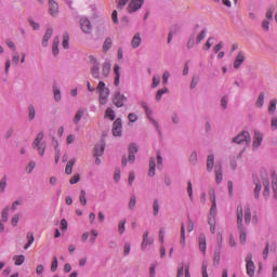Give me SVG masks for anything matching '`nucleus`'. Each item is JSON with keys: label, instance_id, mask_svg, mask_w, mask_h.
<instances>
[{"label": "nucleus", "instance_id": "nucleus-1", "mask_svg": "<svg viewBox=\"0 0 277 277\" xmlns=\"http://www.w3.org/2000/svg\"><path fill=\"white\" fill-rule=\"evenodd\" d=\"M96 92L98 93L100 105H107V103L109 102V94H111L109 88H107V85L103 81H100L96 87Z\"/></svg>", "mask_w": 277, "mask_h": 277}, {"label": "nucleus", "instance_id": "nucleus-2", "mask_svg": "<svg viewBox=\"0 0 277 277\" xmlns=\"http://www.w3.org/2000/svg\"><path fill=\"white\" fill-rule=\"evenodd\" d=\"M237 222L240 229V243H246V229L241 228L243 222V207L241 205L237 207Z\"/></svg>", "mask_w": 277, "mask_h": 277}, {"label": "nucleus", "instance_id": "nucleus-3", "mask_svg": "<svg viewBox=\"0 0 277 277\" xmlns=\"http://www.w3.org/2000/svg\"><path fill=\"white\" fill-rule=\"evenodd\" d=\"M245 263H246L247 275L250 277H254V274L256 272V266L252 261V253H248L246 255Z\"/></svg>", "mask_w": 277, "mask_h": 277}, {"label": "nucleus", "instance_id": "nucleus-4", "mask_svg": "<svg viewBox=\"0 0 277 277\" xmlns=\"http://www.w3.org/2000/svg\"><path fill=\"white\" fill-rule=\"evenodd\" d=\"M90 64H92L91 75L94 79H98L101 75V68L98 67V61L94 56H89Z\"/></svg>", "mask_w": 277, "mask_h": 277}, {"label": "nucleus", "instance_id": "nucleus-5", "mask_svg": "<svg viewBox=\"0 0 277 277\" xmlns=\"http://www.w3.org/2000/svg\"><path fill=\"white\" fill-rule=\"evenodd\" d=\"M233 142H235L236 144H248L250 142V133L243 131L236 137H234Z\"/></svg>", "mask_w": 277, "mask_h": 277}, {"label": "nucleus", "instance_id": "nucleus-6", "mask_svg": "<svg viewBox=\"0 0 277 277\" xmlns=\"http://www.w3.org/2000/svg\"><path fill=\"white\" fill-rule=\"evenodd\" d=\"M113 103L117 107H123L124 103H127V96H124L120 92H116L115 95H114V98H113Z\"/></svg>", "mask_w": 277, "mask_h": 277}, {"label": "nucleus", "instance_id": "nucleus-7", "mask_svg": "<svg viewBox=\"0 0 277 277\" xmlns=\"http://www.w3.org/2000/svg\"><path fill=\"white\" fill-rule=\"evenodd\" d=\"M144 5V0H131L128 5V12L131 14L133 12H137Z\"/></svg>", "mask_w": 277, "mask_h": 277}, {"label": "nucleus", "instance_id": "nucleus-8", "mask_svg": "<svg viewBox=\"0 0 277 277\" xmlns=\"http://www.w3.org/2000/svg\"><path fill=\"white\" fill-rule=\"evenodd\" d=\"M113 135L115 137H120L122 135V120L116 119L113 124Z\"/></svg>", "mask_w": 277, "mask_h": 277}, {"label": "nucleus", "instance_id": "nucleus-9", "mask_svg": "<svg viewBox=\"0 0 277 277\" xmlns=\"http://www.w3.org/2000/svg\"><path fill=\"white\" fill-rule=\"evenodd\" d=\"M246 62V52L239 51L235 61H234V68L237 70L241 68V64Z\"/></svg>", "mask_w": 277, "mask_h": 277}, {"label": "nucleus", "instance_id": "nucleus-10", "mask_svg": "<svg viewBox=\"0 0 277 277\" xmlns=\"http://www.w3.org/2000/svg\"><path fill=\"white\" fill-rule=\"evenodd\" d=\"M80 26L83 34H92V23L90 22V19L82 17L80 19Z\"/></svg>", "mask_w": 277, "mask_h": 277}, {"label": "nucleus", "instance_id": "nucleus-11", "mask_svg": "<svg viewBox=\"0 0 277 277\" xmlns=\"http://www.w3.org/2000/svg\"><path fill=\"white\" fill-rule=\"evenodd\" d=\"M262 183L264 186L263 196L264 198L268 199L269 198V177L267 176V174L263 175Z\"/></svg>", "mask_w": 277, "mask_h": 277}, {"label": "nucleus", "instance_id": "nucleus-12", "mask_svg": "<svg viewBox=\"0 0 277 277\" xmlns=\"http://www.w3.org/2000/svg\"><path fill=\"white\" fill-rule=\"evenodd\" d=\"M49 13L51 16H57L60 13V5H57V2L49 0Z\"/></svg>", "mask_w": 277, "mask_h": 277}, {"label": "nucleus", "instance_id": "nucleus-13", "mask_svg": "<svg viewBox=\"0 0 277 277\" xmlns=\"http://www.w3.org/2000/svg\"><path fill=\"white\" fill-rule=\"evenodd\" d=\"M263 144V133L255 131L253 137V148H259Z\"/></svg>", "mask_w": 277, "mask_h": 277}, {"label": "nucleus", "instance_id": "nucleus-14", "mask_svg": "<svg viewBox=\"0 0 277 277\" xmlns=\"http://www.w3.org/2000/svg\"><path fill=\"white\" fill-rule=\"evenodd\" d=\"M199 250H201L203 254H207V237L205 234L199 235Z\"/></svg>", "mask_w": 277, "mask_h": 277}, {"label": "nucleus", "instance_id": "nucleus-15", "mask_svg": "<svg viewBox=\"0 0 277 277\" xmlns=\"http://www.w3.org/2000/svg\"><path fill=\"white\" fill-rule=\"evenodd\" d=\"M264 105H265V93L261 92L255 101V107L256 109H263Z\"/></svg>", "mask_w": 277, "mask_h": 277}, {"label": "nucleus", "instance_id": "nucleus-16", "mask_svg": "<svg viewBox=\"0 0 277 277\" xmlns=\"http://www.w3.org/2000/svg\"><path fill=\"white\" fill-rule=\"evenodd\" d=\"M75 163H77V159L71 158L70 160H68L66 167H65V174H72V168L75 167Z\"/></svg>", "mask_w": 277, "mask_h": 277}, {"label": "nucleus", "instance_id": "nucleus-17", "mask_svg": "<svg viewBox=\"0 0 277 277\" xmlns=\"http://www.w3.org/2000/svg\"><path fill=\"white\" fill-rule=\"evenodd\" d=\"M51 36H53V28H49L45 31V35L43 36L42 40V47H49V40H51Z\"/></svg>", "mask_w": 277, "mask_h": 277}, {"label": "nucleus", "instance_id": "nucleus-18", "mask_svg": "<svg viewBox=\"0 0 277 277\" xmlns=\"http://www.w3.org/2000/svg\"><path fill=\"white\" fill-rule=\"evenodd\" d=\"M150 245H153V240L148 238V230H146L143 234L142 250H145Z\"/></svg>", "mask_w": 277, "mask_h": 277}, {"label": "nucleus", "instance_id": "nucleus-19", "mask_svg": "<svg viewBox=\"0 0 277 277\" xmlns=\"http://www.w3.org/2000/svg\"><path fill=\"white\" fill-rule=\"evenodd\" d=\"M140 44H142V37L140 36V32H137L134 35V37L131 41L132 49H137V47H140Z\"/></svg>", "mask_w": 277, "mask_h": 277}, {"label": "nucleus", "instance_id": "nucleus-20", "mask_svg": "<svg viewBox=\"0 0 277 277\" xmlns=\"http://www.w3.org/2000/svg\"><path fill=\"white\" fill-rule=\"evenodd\" d=\"M224 176L222 175V164L215 167V182L220 184L223 181Z\"/></svg>", "mask_w": 277, "mask_h": 277}, {"label": "nucleus", "instance_id": "nucleus-21", "mask_svg": "<svg viewBox=\"0 0 277 277\" xmlns=\"http://www.w3.org/2000/svg\"><path fill=\"white\" fill-rule=\"evenodd\" d=\"M103 153H105V144L101 143L95 146L94 155L95 157H103Z\"/></svg>", "mask_w": 277, "mask_h": 277}, {"label": "nucleus", "instance_id": "nucleus-22", "mask_svg": "<svg viewBox=\"0 0 277 277\" xmlns=\"http://www.w3.org/2000/svg\"><path fill=\"white\" fill-rule=\"evenodd\" d=\"M214 159H215V157L213 155L208 156V160H207V170H208V172L213 171V166H215Z\"/></svg>", "mask_w": 277, "mask_h": 277}, {"label": "nucleus", "instance_id": "nucleus-23", "mask_svg": "<svg viewBox=\"0 0 277 277\" xmlns=\"http://www.w3.org/2000/svg\"><path fill=\"white\" fill-rule=\"evenodd\" d=\"M276 105H277V100L273 98L269 101L268 104V114H271L272 116H274V114H276Z\"/></svg>", "mask_w": 277, "mask_h": 277}, {"label": "nucleus", "instance_id": "nucleus-24", "mask_svg": "<svg viewBox=\"0 0 277 277\" xmlns=\"http://www.w3.org/2000/svg\"><path fill=\"white\" fill-rule=\"evenodd\" d=\"M155 168H157V163L155 162V158H150L149 159L148 176H155Z\"/></svg>", "mask_w": 277, "mask_h": 277}, {"label": "nucleus", "instance_id": "nucleus-25", "mask_svg": "<svg viewBox=\"0 0 277 277\" xmlns=\"http://www.w3.org/2000/svg\"><path fill=\"white\" fill-rule=\"evenodd\" d=\"M83 114H85V110H83V109H79L76 113V115L74 117V123L75 124H79V122H81V118H83Z\"/></svg>", "mask_w": 277, "mask_h": 277}, {"label": "nucleus", "instance_id": "nucleus-26", "mask_svg": "<svg viewBox=\"0 0 277 277\" xmlns=\"http://www.w3.org/2000/svg\"><path fill=\"white\" fill-rule=\"evenodd\" d=\"M60 38H54L53 40V44H52V51H53V55H58L60 53Z\"/></svg>", "mask_w": 277, "mask_h": 277}, {"label": "nucleus", "instance_id": "nucleus-27", "mask_svg": "<svg viewBox=\"0 0 277 277\" xmlns=\"http://www.w3.org/2000/svg\"><path fill=\"white\" fill-rule=\"evenodd\" d=\"M42 140H44V133L40 132L32 143V148H38V146H40V142H42Z\"/></svg>", "mask_w": 277, "mask_h": 277}, {"label": "nucleus", "instance_id": "nucleus-28", "mask_svg": "<svg viewBox=\"0 0 277 277\" xmlns=\"http://www.w3.org/2000/svg\"><path fill=\"white\" fill-rule=\"evenodd\" d=\"M212 207L210 209V215H215L217 211V202L215 201V195L211 196Z\"/></svg>", "mask_w": 277, "mask_h": 277}, {"label": "nucleus", "instance_id": "nucleus-29", "mask_svg": "<svg viewBox=\"0 0 277 277\" xmlns=\"http://www.w3.org/2000/svg\"><path fill=\"white\" fill-rule=\"evenodd\" d=\"M26 237L28 242L24 246V250H29V247L31 246V243H34V241H36V238L31 233H28Z\"/></svg>", "mask_w": 277, "mask_h": 277}, {"label": "nucleus", "instance_id": "nucleus-30", "mask_svg": "<svg viewBox=\"0 0 277 277\" xmlns=\"http://www.w3.org/2000/svg\"><path fill=\"white\" fill-rule=\"evenodd\" d=\"M180 243H181L182 248H185V224L184 223H182V225H181Z\"/></svg>", "mask_w": 277, "mask_h": 277}, {"label": "nucleus", "instance_id": "nucleus-31", "mask_svg": "<svg viewBox=\"0 0 277 277\" xmlns=\"http://www.w3.org/2000/svg\"><path fill=\"white\" fill-rule=\"evenodd\" d=\"M110 71H111V64L105 63L102 68V75H104L105 77H108Z\"/></svg>", "mask_w": 277, "mask_h": 277}, {"label": "nucleus", "instance_id": "nucleus-32", "mask_svg": "<svg viewBox=\"0 0 277 277\" xmlns=\"http://www.w3.org/2000/svg\"><path fill=\"white\" fill-rule=\"evenodd\" d=\"M206 38H207V28H203V29L199 32V35L197 36V38H196L197 44H200V42H202V40L206 39Z\"/></svg>", "mask_w": 277, "mask_h": 277}, {"label": "nucleus", "instance_id": "nucleus-33", "mask_svg": "<svg viewBox=\"0 0 277 277\" xmlns=\"http://www.w3.org/2000/svg\"><path fill=\"white\" fill-rule=\"evenodd\" d=\"M254 185H255L254 196L255 198H259V196H261V181L254 180Z\"/></svg>", "mask_w": 277, "mask_h": 277}, {"label": "nucleus", "instance_id": "nucleus-34", "mask_svg": "<svg viewBox=\"0 0 277 277\" xmlns=\"http://www.w3.org/2000/svg\"><path fill=\"white\" fill-rule=\"evenodd\" d=\"M105 118H108L109 120H116V111L111 108H107L105 111Z\"/></svg>", "mask_w": 277, "mask_h": 277}, {"label": "nucleus", "instance_id": "nucleus-35", "mask_svg": "<svg viewBox=\"0 0 277 277\" xmlns=\"http://www.w3.org/2000/svg\"><path fill=\"white\" fill-rule=\"evenodd\" d=\"M272 187H273V192H274V198L277 200V176H276V174H273Z\"/></svg>", "mask_w": 277, "mask_h": 277}, {"label": "nucleus", "instance_id": "nucleus-36", "mask_svg": "<svg viewBox=\"0 0 277 277\" xmlns=\"http://www.w3.org/2000/svg\"><path fill=\"white\" fill-rule=\"evenodd\" d=\"M251 220H252V213L250 212V207H247L245 209V222H246V224H250Z\"/></svg>", "mask_w": 277, "mask_h": 277}, {"label": "nucleus", "instance_id": "nucleus-37", "mask_svg": "<svg viewBox=\"0 0 277 277\" xmlns=\"http://www.w3.org/2000/svg\"><path fill=\"white\" fill-rule=\"evenodd\" d=\"M13 261L15 265H23L25 263V255H14Z\"/></svg>", "mask_w": 277, "mask_h": 277}, {"label": "nucleus", "instance_id": "nucleus-38", "mask_svg": "<svg viewBox=\"0 0 277 277\" xmlns=\"http://www.w3.org/2000/svg\"><path fill=\"white\" fill-rule=\"evenodd\" d=\"M54 92V101L60 102L62 101V92L57 89L56 85L53 87Z\"/></svg>", "mask_w": 277, "mask_h": 277}, {"label": "nucleus", "instance_id": "nucleus-39", "mask_svg": "<svg viewBox=\"0 0 277 277\" xmlns=\"http://www.w3.org/2000/svg\"><path fill=\"white\" fill-rule=\"evenodd\" d=\"M111 49V38H106L104 44H103V51L104 53H107Z\"/></svg>", "mask_w": 277, "mask_h": 277}, {"label": "nucleus", "instance_id": "nucleus-40", "mask_svg": "<svg viewBox=\"0 0 277 277\" xmlns=\"http://www.w3.org/2000/svg\"><path fill=\"white\" fill-rule=\"evenodd\" d=\"M5 187H8V177H2L0 181V194H3L5 192Z\"/></svg>", "mask_w": 277, "mask_h": 277}, {"label": "nucleus", "instance_id": "nucleus-41", "mask_svg": "<svg viewBox=\"0 0 277 277\" xmlns=\"http://www.w3.org/2000/svg\"><path fill=\"white\" fill-rule=\"evenodd\" d=\"M126 224H127V220H121L118 224V232H119V235H122L126 230Z\"/></svg>", "mask_w": 277, "mask_h": 277}, {"label": "nucleus", "instance_id": "nucleus-42", "mask_svg": "<svg viewBox=\"0 0 277 277\" xmlns=\"http://www.w3.org/2000/svg\"><path fill=\"white\" fill-rule=\"evenodd\" d=\"M81 181V175L79 173H76L72 175V177L69 180L70 185H77Z\"/></svg>", "mask_w": 277, "mask_h": 277}, {"label": "nucleus", "instance_id": "nucleus-43", "mask_svg": "<svg viewBox=\"0 0 277 277\" xmlns=\"http://www.w3.org/2000/svg\"><path fill=\"white\" fill-rule=\"evenodd\" d=\"M69 41H70V37L68 36V34H64L63 43H62L63 49H68Z\"/></svg>", "mask_w": 277, "mask_h": 277}, {"label": "nucleus", "instance_id": "nucleus-44", "mask_svg": "<svg viewBox=\"0 0 277 277\" xmlns=\"http://www.w3.org/2000/svg\"><path fill=\"white\" fill-rule=\"evenodd\" d=\"M81 206L85 207V205H88V199L85 198V190H81L80 192V198H79Z\"/></svg>", "mask_w": 277, "mask_h": 277}, {"label": "nucleus", "instance_id": "nucleus-45", "mask_svg": "<svg viewBox=\"0 0 277 277\" xmlns=\"http://www.w3.org/2000/svg\"><path fill=\"white\" fill-rule=\"evenodd\" d=\"M213 47V37L208 38L207 42L203 44V51H209Z\"/></svg>", "mask_w": 277, "mask_h": 277}, {"label": "nucleus", "instance_id": "nucleus-46", "mask_svg": "<svg viewBox=\"0 0 277 277\" xmlns=\"http://www.w3.org/2000/svg\"><path fill=\"white\" fill-rule=\"evenodd\" d=\"M18 62H21V55L18 54V52H14L12 57L13 66H18Z\"/></svg>", "mask_w": 277, "mask_h": 277}, {"label": "nucleus", "instance_id": "nucleus-47", "mask_svg": "<svg viewBox=\"0 0 277 277\" xmlns=\"http://www.w3.org/2000/svg\"><path fill=\"white\" fill-rule=\"evenodd\" d=\"M153 211L155 216L159 215V199L154 200Z\"/></svg>", "mask_w": 277, "mask_h": 277}, {"label": "nucleus", "instance_id": "nucleus-48", "mask_svg": "<svg viewBox=\"0 0 277 277\" xmlns=\"http://www.w3.org/2000/svg\"><path fill=\"white\" fill-rule=\"evenodd\" d=\"M167 92H168V88L158 90L156 94V101H161V96H163V94H167Z\"/></svg>", "mask_w": 277, "mask_h": 277}, {"label": "nucleus", "instance_id": "nucleus-49", "mask_svg": "<svg viewBox=\"0 0 277 277\" xmlns=\"http://www.w3.org/2000/svg\"><path fill=\"white\" fill-rule=\"evenodd\" d=\"M187 194H188L190 200H194V187L192 186V182H188Z\"/></svg>", "mask_w": 277, "mask_h": 277}, {"label": "nucleus", "instance_id": "nucleus-50", "mask_svg": "<svg viewBox=\"0 0 277 277\" xmlns=\"http://www.w3.org/2000/svg\"><path fill=\"white\" fill-rule=\"evenodd\" d=\"M28 111H29V120H34L36 118V108L34 106H29Z\"/></svg>", "mask_w": 277, "mask_h": 277}, {"label": "nucleus", "instance_id": "nucleus-51", "mask_svg": "<svg viewBox=\"0 0 277 277\" xmlns=\"http://www.w3.org/2000/svg\"><path fill=\"white\" fill-rule=\"evenodd\" d=\"M142 107L145 109V113L149 120H153L150 116H153V111L148 108V105L146 103H142Z\"/></svg>", "mask_w": 277, "mask_h": 277}, {"label": "nucleus", "instance_id": "nucleus-52", "mask_svg": "<svg viewBox=\"0 0 277 277\" xmlns=\"http://www.w3.org/2000/svg\"><path fill=\"white\" fill-rule=\"evenodd\" d=\"M157 166H158V170H161V168H163V158L159 153L157 154Z\"/></svg>", "mask_w": 277, "mask_h": 277}, {"label": "nucleus", "instance_id": "nucleus-53", "mask_svg": "<svg viewBox=\"0 0 277 277\" xmlns=\"http://www.w3.org/2000/svg\"><path fill=\"white\" fill-rule=\"evenodd\" d=\"M60 226H61V230H63V233L68 230V221H66V219H63L61 221V225Z\"/></svg>", "mask_w": 277, "mask_h": 277}, {"label": "nucleus", "instance_id": "nucleus-54", "mask_svg": "<svg viewBox=\"0 0 277 277\" xmlns=\"http://www.w3.org/2000/svg\"><path fill=\"white\" fill-rule=\"evenodd\" d=\"M34 168H36V162L30 161L26 167V172H28V174H31V172H34Z\"/></svg>", "mask_w": 277, "mask_h": 277}, {"label": "nucleus", "instance_id": "nucleus-55", "mask_svg": "<svg viewBox=\"0 0 277 277\" xmlns=\"http://www.w3.org/2000/svg\"><path fill=\"white\" fill-rule=\"evenodd\" d=\"M135 205H136V198H135V195H132L129 202V209H135Z\"/></svg>", "mask_w": 277, "mask_h": 277}, {"label": "nucleus", "instance_id": "nucleus-56", "mask_svg": "<svg viewBox=\"0 0 277 277\" xmlns=\"http://www.w3.org/2000/svg\"><path fill=\"white\" fill-rule=\"evenodd\" d=\"M135 153H137V145H135L134 143H132V144H130V146H129V154L135 155Z\"/></svg>", "mask_w": 277, "mask_h": 277}, {"label": "nucleus", "instance_id": "nucleus-57", "mask_svg": "<svg viewBox=\"0 0 277 277\" xmlns=\"http://www.w3.org/2000/svg\"><path fill=\"white\" fill-rule=\"evenodd\" d=\"M44 150H47V144L42 143L39 147H38V153L41 157L44 156Z\"/></svg>", "mask_w": 277, "mask_h": 277}, {"label": "nucleus", "instance_id": "nucleus-58", "mask_svg": "<svg viewBox=\"0 0 277 277\" xmlns=\"http://www.w3.org/2000/svg\"><path fill=\"white\" fill-rule=\"evenodd\" d=\"M91 235H92V237H91L90 241H91V243H94L96 241V237H98V232L96 229H92Z\"/></svg>", "mask_w": 277, "mask_h": 277}, {"label": "nucleus", "instance_id": "nucleus-59", "mask_svg": "<svg viewBox=\"0 0 277 277\" xmlns=\"http://www.w3.org/2000/svg\"><path fill=\"white\" fill-rule=\"evenodd\" d=\"M9 211H10L9 207L3 209V211H2V222H8V213H9Z\"/></svg>", "mask_w": 277, "mask_h": 277}, {"label": "nucleus", "instance_id": "nucleus-60", "mask_svg": "<svg viewBox=\"0 0 277 277\" xmlns=\"http://www.w3.org/2000/svg\"><path fill=\"white\" fill-rule=\"evenodd\" d=\"M51 272H57V256L53 258L52 265H51Z\"/></svg>", "mask_w": 277, "mask_h": 277}, {"label": "nucleus", "instance_id": "nucleus-61", "mask_svg": "<svg viewBox=\"0 0 277 277\" xmlns=\"http://www.w3.org/2000/svg\"><path fill=\"white\" fill-rule=\"evenodd\" d=\"M128 120H129L130 122H137V115H135V113H130V114L128 115Z\"/></svg>", "mask_w": 277, "mask_h": 277}, {"label": "nucleus", "instance_id": "nucleus-62", "mask_svg": "<svg viewBox=\"0 0 277 277\" xmlns=\"http://www.w3.org/2000/svg\"><path fill=\"white\" fill-rule=\"evenodd\" d=\"M127 3H129V0H117V8L122 10V8H124V5H127Z\"/></svg>", "mask_w": 277, "mask_h": 277}, {"label": "nucleus", "instance_id": "nucleus-63", "mask_svg": "<svg viewBox=\"0 0 277 277\" xmlns=\"http://www.w3.org/2000/svg\"><path fill=\"white\" fill-rule=\"evenodd\" d=\"M271 129H272V131H276V129H277V117L272 118Z\"/></svg>", "mask_w": 277, "mask_h": 277}, {"label": "nucleus", "instance_id": "nucleus-64", "mask_svg": "<svg viewBox=\"0 0 277 277\" xmlns=\"http://www.w3.org/2000/svg\"><path fill=\"white\" fill-rule=\"evenodd\" d=\"M213 263L214 265H220V252H214V256H213Z\"/></svg>", "mask_w": 277, "mask_h": 277}]
</instances>
